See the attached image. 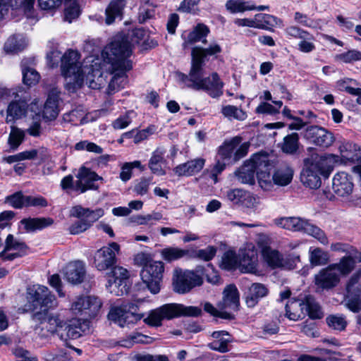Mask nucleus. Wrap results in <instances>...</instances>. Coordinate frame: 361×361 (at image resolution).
<instances>
[{
	"mask_svg": "<svg viewBox=\"0 0 361 361\" xmlns=\"http://www.w3.org/2000/svg\"><path fill=\"white\" fill-rule=\"evenodd\" d=\"M269 159L264 152L255 154L249 160L235 171L237 180L243 184L253 185L255 175L259 185L264 190L269 191L271 183L269 177Z\"/></svg>",
	"mask_w": 361,
	"mask_h": 361,
	"instance_id": "7ed1b4c3",
	"label": "nucleus"
},
{
	"mask_svg": "<svg viewBox=\"0 0 361 361\" xmlns=\"http://www.w3.org/2000/svg\"><path fill=\"white\" fill-rule=\"evenodd\" d=\"M65 279L71 283L78 284L82 282L85 269L84 264L80 261L69 263L63 269Z\"/></svg>",
	"mask_w": 361,
	"mask_h": 361,
	"instance_id": "393cba45",
	"label": "nucleus"
},
{
	"mask_svg": "<svg viewBox=\"0 0 361 361\" xmlns=\"http://www.w3.org/2000/svg\"><path fill=\"white\" fill-rule=\"evenodd\" d=\"M209 28L202 24L197 25L195 29L190 32L187 37L185 44H193L200 41L205 42L206 39H203L209 33Z\"/></svg>",
	"mask_w": 361,
	"mask_h": 361,
	"instance_id": "a18cd8bd",
	"label": "nucleus"
},
{
	"mask_svg": "<svg viewBox=\"0 0 361 361\" xmlns=\"http://www.w3.org/2000/svg\"><path fill=\"white\" fill-rule=\"evenodd\" d=\"M269 293V288L264 284L252 283L244 293L246 305L250 308L255 307L261 299L268 295Z\"/></svg>",
	"mask_w": 361,
	"mask_h": 361,
	"instance_id": "6ab92c4d",
	"label": "nucleus"
},
{
	"mask_svg": "<svg viewBox=\"0 0 361 361\" xmlns=\"http://www.w3.org/2000/svg\"><path fill=\"white\" fill-rule=\"evenodd\" d=\"M238 263V259L235 252L228 250L226 252L221 258V267L226 270L234 269Z\"/></svg>",
	"mask_w": 361,
	"mask_h": 361,
	"instance_id": "8fccbe9b",
	"label": "nucleus"
},
{
	"mask_svg": "<svg viewBox=\"0 0 361 361\" xmlns=\"http://www.w3.org/2000/svg\"><path fill=\"white\" fill-rule=\"evenodd\" d=\"M109 278L118 281L119 283L128 284V271L122 267H114L109 275Z\"/></svg>",
	"mask_w": 361,
	"mask_h": 361,
	"instance_id": "bf43d9fd",
	"label": "nucleus"
},
{
	"mask_svg": "<svg viewBox=\"0 0 361 361\" xmlns=\"http://www.w3.org/2000/svg\"><path fill=\"white\" fill-rule=\"evenodd\" d=\"M342 158L353 163L359 162L361 159V148L354 143H346L341 147Z\"/></svg>",
	"mask_w": 361,
	"mask_h": 361,
	"instance_id": "e433bc0d",
	"label": "nucleus"
},
{
	"mask_svg": "<svg viewBox=\"0 0 361 361\" xmlns=\"http://www.w3.org/2000/svg\"><path fill=\"white\" fill-rule=\"evenodd\" d=\"M90 329V322L85 319H72L68 323L66 322L63 331L66 338L77 339L86 334Z\"/></svg>",
	"mask_w": 361,
	"mask_h": 361,
	"instance_id": "bb28decb",
	"label": "nucleus"
},
{
	"mask_svg": "<svg viewBox=\"0 0 361 361\" xmlns=\"http://www.w3.org/2000/svg\"><path fill=\"white\" fill-rule=\"evenodd\" d=\"M155 15V9L149 4L140 6L138 13V21L140 23H144L147 20L152 18Z\"/></svg>",
	"mask_w": 361,
	"mask_h": 361,
	"instance_id": "69168bd1",
	"label": "nucleus"
},
{
	"mask_svg": "<svg viewBox=\"0 0 361 361\" xmlns=\"http://www.w3.org/2000/svg\"><path fill=\"white\" fill-rule=\"evenodd\" d=\"M216 251V247L214 246H208L204 249L195 250L192 254L190 253V257H197L200 259L208 262L214 257Z\"/></svg>",
	"mask_w": 361,
	"mask_h": 361,
	"instance_id": "5fc2aeb1",
	"label": "nucleus"
},
{
	"mask_svg": "<svg viewBox=\"0 0 361 361\" xmlns=\"http://www.w3.org/2000/svg\"><path fill=\"white\" fill-rule=\"evenodd\" d=\"M360 275L361 271L359 275H353L347 285L346 306L353 312H358L361 309V284L358 282Z\"/></svg>",
	"mask_w": 361,
	"mask_h": 361,
	"instance_id": "dca6fc26",
	"label": "nucleus"
},
{
	"mask_svg": "<svg viewBox=\"0 0 361 361\" xmlns=\"http://www.w3.org/2000/svg\"><path fill=\"white\" fill-rule=\"evenodd\" d=\"M26 196L21 192H16L13 195L7 196L5 202L16 209H20L26 207Z\"/></svg>",
	"mask_w": 361,
	"mask_h": 361,
	"instance_id": "4d7b16f0",
	"label": "nucleus"
},
{
	"mask_svg": "<svg viewBox=\"0 0 361 361\" xmlns=\"http://www.w3.org/2000/svg\"><path fill=\"white\" fill-rule=\"evenodd\" d=\"M131 54V44L125 37H116L105 48L104 61L109 65L108 70L113 75L108 87L109 94L124 87L127 82L126 73L133 68V62L129 59Z\"/></svg>",
	"mask_w": 361,
	"mask_h": 361,
	"instance_id": "f257e3e1",
	"label": "nucleus"
},
{
	"mask_svg": "<svg viewBox=\"0 0 361 361\" xmlns=\"http://www.w3.org/2000/svg\"><path fill=\"white\" fill-rule=\"evenodd\" d=\"M21 67L24 84L28 86L36 85L40 78L38 72L32 67L26 66L24 61L22 62Z\"/></svg>",
	"mask_w": 361,
	"mask_h": 361,
	"instance_id": "49530a36",
	"label": "nucleus"
},
{
	"mask_svg": "<svg viewBox=\"0 0 361 361\" xmlns=\"http://www.w3.org/2000/svg\"><path fill=\"white\" fill-rule=\"evenodd\" d=\"M256 28L271 30V27L282 25V20L276 16L266 13H257L255 16Z\"/></svg>",
	"mask_w": 361,
	"mask_h": 361,
	"instance_id": "473e14b6",
	"label": "nucleus"
},
{
	"mask_svg": "<svg viewBox=\"0 0 361 361\" xmlns=\"http://www.w3.org/2000/svg\"><path fill=\"white\" fill-rule=\"evenodd\" d=\"M314 36L307 32V36L304 35L298 43V49L303 53H310L315 49Z\"/></svg>",
	"mask_w": 361,
	"mask_h": 361,
	"instance_id": "052dcab7",
	"label": "nucleus"
},
{
	"mask_svg": "<svg viewBox=\"0 0 361 361\" xmlns=\"http://www.w3.org/2000/svg\"><path fill=\"white\" fill-rule=\"evenodd\" d=\"M204 65V63L200 59L192 56L189 74L177 72L176 73L177 81L184 87L195 90H204L212 97H219L223 94L224 83L216 73H213L210 76L205 77L203 70Z\"/></svg>",
	"mask_w": 361,
	"mask_h": 361,
	"instance_id": "f03ea898",
	"label": "nucleus"
},
{
	"mask_svg": "<svg viewBox=\"0 0 361 361\" xmlns=\"http://www.w3.org/2000/svg\"><path fill=\"white\" fill-rule=\"evenodd\" d=\"M222 115L228 120L245 121L247 117V113L240 107L233 105L223 106L221 109Z\"/></svg>",
	"mask_w": 361,
	"mask_h": 361,
	"instance_id": "79ce46f5",
	"label": "nucleus"
},
{
	"mask_svg": "<svg viewBox=\"0 0 361 361\" xmlns=\"http://www.w3.org/2000/svg\"><path fill=\"white\" fill-rule=\"evenodd\" d=\"M240 268L245 273H258V257L257 251L252 248L243 250L240 255Z\"/></svg>",
	"mask_w": 361,
	"mask_h": 361,
	"instance_id": "b1692460",
	"label": "nucleus"
},
{
	"mask_svg": "<svg viewBox=\"0 0 361 361\" xmlns=\"http://www.w3.org/2000/svg\"><path fill=\"white\" fill-rule=\"evenodd\" d=\"M309 255L310 262L313 267L325 265L329 261L328 252L319 247H310Z\"/></svg>",
	"mask_w": 361,
	"mask_h": 361,
	"instance_id": "a19ab883",
	"label": "nucleus"
},
{
	"mask_svg": "<svg viewBox=\"0 0 361 361\" xmlns=\"http://www.w3.org/2000/svg\"><path fill=\"white\" fill-rule=\"evenodd\" d=\"M48 290L47 287L39 284L32 285L27 288V298L33 313L38 311L39 304L45 294L48 293Z\"/></svg>",
	"mask_w": 361,
	"mask_h": 361,
	"instance_id": "c85d7f7f",
	"label": "nucleus"
},
{
	"mask_svg": "<svg viewBox=\"0 0 361 361\" xmlns=\"http://www.w3.org/2000/svg\"><path fill=\"white\" fill-rule=\"evenodd\" d=\"M355 267L351 256H344L339 262L329 264L314 275V285L319 291L330 290L340 282L341 276L348 275Z\"/></svg>",
	"mask_w": 361,
	"mask_h": 361,
	"instance_id": "423d86ee",
	"label": "nucleus"
},
{
	"mask_svg": "<svg viewBox=\"0 0 361 361\" xmlns=\"http://www.w3.org/2000/svg\"><path fill=\"white\" fill-rule=\"evenodd\" d=\"M274 223L281 228L311 235L324 245L329 243L325 232L307 219L300 216L280 217L274 219Z\"/></svg>",
	"mask_w": 361,
	"mask_h": 361,
	"instance_id": "6e6552de",
	"label": "nucleus"
},
{
	"mask_svg": "<svg viewBox=\"0 0 361 361\" xmlns=\"http://www.w3.org/2000/svg\"><path fill=\"white\" fill-rule=\"evenodd\" d=\"M134 168L140 169L141 171L145 170V166H142L141 162L138 160L132 162H126L121 167L120 173V178L122 181L126 182L132 177V170Z\"/></svg>",
	"mask_w": 361,
	"mask_h": 361,
	"instance_id": "de8ad7c7",
	"label": "nucleus"
},
{
	"mask_svg": "<svg viewBox=\"0 0 361 361\" xmlns=\"http://www.w3.org/2000/svg\"><path fill=\"white\" fill-rule=\"evenodd\" d=\"M299 147V136L296 133L286 135L281 145V150L286 154H294Z\"/></svg>",
	"mask_w": 361,
	"mask_h": 361,
	"instance_id": "c03bdc74",
	"label": "nucleus"
},
{
	"mask_svg": "<svg viewBox=\"0 0 361 361\" xmlns=\"http://www.w3.org/2000/svg\"><path fill=\"white\" fill-rule=\"evenodd\" d=\"M305 137L316 145L324 148L329 147L334 142V137L331 133L317 126L307 128Z\"/></svg>",
	"mask_w": 361,
	"mask_h": 361,
	"instance_id": "a211bd4d",
	"label": "nucleus"
},
{
	"mask_svg": "<svg viewBox=\"0 0 361 361\" xmlns=\"http://www.w3.org/2000/svg\"><path fill=\"white\" fill-rule=\"evenodd\" d=\"M242 138L239 136L233 137L229 141H226L219 149L218 155L223 160L230 159L233 155L235 148L240 144Z\"/></svg>",
	"mask_w": 361,
	"mask_h": 361,
	"instance_id": "4c0bfd02",
	"label": "nucleus"
},
{
	"mask_svg": "<svg viewBox=\"0 0 361 361\" xmlns=\"http://www.w3.org/2000/svg\"><path fill=\"white\" fill-rule=\"evenodd\" d=\"M328 326L338 331H343L347 326L345 317L342 314L329 315L326 319Z\"/></svg>",
	"mask_w": 361,
	"mask_h": 361,
	"instance_id": "3c124183",
	"label": "nucleus"
},
{
	"mask_svg": "<svg viewBox=\"0 0 361 361\" xmlns=\"http://www.w3.org/2000/svg\"><path fill=\"white\" fill-rule=\"evenodd\" d=\"M164 151L162 149H155L149 160V168L152 173L157 176H164L166 172L161 164L164 161Z\"/></svg>",
	"mask_w": 361,
	"mask_h": 361,
	"instance_id": "f704fd0d",
	"label": "nucleus"
},
{
	"mask_svg": "<svg viewBox=\"0 0 361 361\" xmlns=\"http://www.w3.org/2000/svg\"><path fill=\"white\" fill-rule=\"evenodd\" d=\"M204 164V159L196 158L178 165L173 169V171L178 176H191L199 173Z\"/></svg>",
	"mask_w": 361,
	"mask_h": 361,
	"instance_id": "a878e982",
	"label": "nucleus"
},
{
	"mask_svg": "<svg viewBox=\"0 0 361 361\" xmlns=\"http://www.w3.org/2000/svg\"><path fill=\"white\" fill-rule=\"evenodd\" d=\"M85 112L82 108H77L63 115V120L66 122L77 125L78 122L83 124L85 121Z\"/></svg>",
	"mask_w": 361,
	"mask_h": 361,
	"instance_id": "864d4df0",
	"label": "nucleus"
},
{
	"mask_svg": "<svg viewBox=\"0 0 361 361\" xmlns=\"http://www.w3.org/2000/svg\"><path fill=\"white\" fill-rule=\"evenodd\" d=\"M221 51V47L216 43H213L206 49L200 47H194L192 50V56L196 59H200L201 62L204 63V59L207 56H213L220 53Z\"/></svg>",
	"mask_w": 361,
	"mask_h": 361,
	"instance_id": "ea45409f",
	"label": "nucleus"
},
{
	"mask_svg": "<svg viewBox=\"0 0 361 361\" xmlns=\"http://www.w3.org/2000/svg\"><path fill=\"white\" fill-rule=\"evenodd\" d=\"M58 102L57 94L51 92L49 94L42 112V116L45 120L53 121L56 118L59 114Z\"/></svg>",
	"mask_w": 361,
	"mask_h": 361,
	"instance_id": "2f4dec72",
	"label": "nucleus"
},
{
	"mask_svg": "<svg viewBox=\"0 0 361 361\" xmlns=\"http://www.w3.org/2000/svg\"><path fill=\"white\" fill-rule=\"evenodd\" d=\"M135 260L140 261L143 264L141 271V279L147 288L152 294H157L160 290V282L164 271V263L160 261L148 260L147 256L142 253L138 254Z\"/></svg>",
	"mask_w": 361,
	"mask_h": 361,
	"instance_id": "1a4fd4ad",
	"label": "nucleus"
},
{
	"mask_svg": "<svg viewBox=\"0 0 361 361\" xmlns=\"http://www.w3.org/2000/svg\"><path fill=\"white\" fill-rule=\"evenodd\" d=\"M120 245L115 242L98 250L94 255V265L99 271L106 270L116 263V255L119 253Z\"/></svg>",
	"mask_w": 361,
	"mask_h": 361,
	"instance_id": "4468645a",
	"label": "nucleus"
},
{
	"mask_svg": "<svg viewBox=\"0 0 361 361\" xmlns=\"http://www.w3.org/2000/svg\"><path fill=\"white\" fill-rule=\"evenodd\" d=\"M161 255L164 260L170 262L185 257H190V250L177 247H169L161 250Z\"/></svg>",
	"mask_w": 361,
	"mask_h": 361,
	"instance_id": "58836bf2",
	"label": "nucleus"
},
{
	"mask_svg": "<svg viewBox=\"0 0 361 361\" xmlns=\"http://www.w3.org/2000/svg\"><path fill=\"white\" fill-rule=\"evenodd\" d=\"M104 214V211L102 208L90 209L82 207L81 205L73 207L70 211V216L76 218H83L87 223H89L90 227L97 221H98Z\"/></svg>",
	"mask_w": 361,
	"mask_h": 361,
	"instance_id": "4be33fe9",
	"label": "nucleus"
},
{
	"mask_svg": "<svg viewBox=\"0 0 361 361\" xmlns=\"http://www.w3.org/2000/svg\"><path fill=\"white\" fill-rule=\"evenodd\" d=\"M226 7L228 11L233 13L255 9V6L252 1L244 0H228L226 3Z\"/></svg>",
	"mask_w": 361,
	"mask_h": 361,
	"instance_id": "37998d69",
	"label": "nucleus"
},
{
	"mask_svg": "<svg viewBox=\"0 0 361 361\" xmlns=\"http://www.w3.org/2000/svg\"><path fill=\"white\" fill-rule=\"evenodd\" d=\"M239 305L240 295L237 287L234 284L228 285L223 292V307L237 311Z\"/></svg>",
	"mask_w": 361,
	"mask_h": 361,
	"instance_id": "c756f323",
	"label": "nucleus"
},
{
	"mask_svg": "<svg viewBox=\"0 0 361 361\" xmlns=\"http://www.w3.org/2000/svg\"><path fill=\"white\" fill-rule=\"evenodd\" d=\"M102 305V300L97 296H80L72 302L71 310L74 314L82 316L83 319L88 321L99 314Z\"/></svg>",
	"mask_w": 361,
	"mask_h": 361,
	"instance_id": "9d476101",
	"label": "nucleus"
},
{
	"mask_svg": "<svg viewBox=\"0 0 361 361\" xmlns=\"http://www.w3.org/2000/svg\"><path fill=\"white\" fill-rule=\"evenodd\" d=\"M25 133L23 130L12 127L8 137V142L11 147L17 148L24 139Z\"/></svg>",
	"mask_w": 361,
	"mask_h": 361,
	"instance_id": "680f3d73",
	"label": "nucleus"
},
{
	"mask_svg": "<svg viewBox=\"0 0 361 361\" xmlns=\"http://www.w3.org/2000/svg\"><path fill=\"white\" fill-rule=\"evenodd\" d=\"M354 184L351 176L345 173H337L333 178V190L341 197L349 196L353 190Z\"/></svg>",
	"mask_w": 361,
	"mask_h": 361,
	"instance_id": "412c9836",
	"label": "nucleus"
},
{
	"mask_svg": "<svg viewBox=\"0 0 361 361\" xmlns=\"http://www.w3.org/2000/svg\"><path fill=\"white\" fill-rule=\"evenodd\" d=\"M126 4L127 0H111L105 9V24L110 25L116 18H121Z\"/></svg>",
	"mask_w": 361,
	"mask_h": 361,
	"instance_id": "cd10ccee",
	"label": "nucleus"
},
{
	"mask_svg": "<svg viewBox=\"0 0 361 361\" xmlns=\"http://www.w3.org/2000/svg\"><path fill=\"white\" fill-rule=\"evenodd\" d=\"M21 224L27 231L41 230L53 224L54 220L51 218H29L21 220Z\"/></svg>",
	"mask_w": 361,
	"mask_h": 361,
	"instance_id": "c9c22d12",
	"label": "nucleus"
},
{
	"mask_svg": "<svg viewBox=\"0 0 361 361\" xmlns=\"http://www.w3.org/2000/svg\"><path fill=\"white\" fill-rule=\"evenodd\" d=\"M262 255L264 262L273 269L284 268L293 269L295 267L296 263L300 262L299 255L292 253L288 255L284 258L279 251L273 250L267 245L262 247Z\"/></svg>",
	"mask_w": 361,
	"mask_h": 361,
	"instance_id": "9b49d317",
	"label": "nucleus"
},
{
	"mask_svg": "<svg viewBox=\"0 0 361 361\" xmlns=\"http://www.w3.org/2000/svg\"><path fill=\"white\" fill-rule=\"evenodd\" d=\"M28 247L25 243L15 238L12 234L8 235L5 247L0 252V257L4 260H13L27 254Z\"/></svg>",
	"mask_w": 361,
	"mask_h": 361,
	"instance_id": "f3484780",
	"label": "nucleus"
},
{
	"mask_svg": "<svg viewBox=\"0 0 361 361\" xmlns=\"http://www.w3.org/2000/svg\"><path fill=\"white\" fill-rule=\"evenodd\" d=\"M226 164L220 160H218L215 165L212 166L211 169H207L204 171L203 175H208L209 177L213 180L214 183H216L218 181L217 176L220 174L225 169Z\"/></svg>",
	"mask_w": 361,
	"mask_h": 361,
	"instance_id": "774afa93",
	"label": "nucleus"
},
{
	"mask_svg": "<svg viewBox=\"0 0 361 361\" xmlns=\"http://www.w3.org/2000/svg\"><path fill=\"white\" fill-rule=\"evenodd\" d=\"M200 0H183L178 11L182 13L195 14L198 11Z\"/></svg>",
	"mask_w": 361,
	"mask_h": 361,
	"instance_id": "338daca9",
	"label": "nucleus"
},
{
	"mask_svg": "<svg viewBox=\"0 0 361 361\" xmlns=\"http://www.w3.org/2000/svg\"><path fill=\"white\" fill-rule=\"evenodd\" d=\"M106 287L111 294L117 296L123 295V294L127 293L128 291V284L119 283V281H115L110 278L108 279Z\"/></svg>",
	"mask_w": 361,
	"mask_h": 361,
	"instance_id": "09e8293b",
	"label": "nucleus"
},
{
	"mask_svg": "<svg viewBox=\"0 0 361 361\" xmlns=\"http://www.w3.org/2000/svg\"><path fill=\"white\" fill-rule=\"evenodd\" d=\"M271 169V163L269 162V177L271 183V186L269 190H272L274 185L286 186L290 184L293 178V170L288 166H281L277 168L271 176L270 171Z\"/></svg>",
	"mask_w": 361,
	"mask_h": 361,
	"instance_id": "aec40b11",
	"label": "nucleus"
},
{
	"mask_svg": "<svg viewBox=\"0 0 361 361\" xmlns=\"http://www.w3.org/2000/svg\"><path fill=\"white\" fill-rule=\"evenodd\" d=\"M79 59L80 54L73 50H68L61 58L62 74L74 88L82 85L85 76L88 78L90 75L95 77L99 73V70L94 68L97 66V63L88 65L94 62L92 56L87 57L82 63L79 62Z\"/></svg>",
	"mask_w": 361,
	"mask_h": 361,
	"instance_id": "20e7f679",
	"label": "nucleus"
},
{
	"mask_svg": "<svg viewBox=\"0 0 361 361\" xmlns=\"http://www.w3.org/2000/svg\"><path fill=\"white\" fill-rule=\"evenodd\" d=\"M134 115L135 113L133 111L121 115L112 122V127L115 130H122L127 128L131 123Z\"/></svg>",
	"mask_w": 361,
	"mask_h": 361,
	"instance_id": "603ef678",
	"label": "nucleus"
},
{
	"mask_svg": "<svg viewBox=\"0 0 361 361\" xmlns=\"http://www.w3.org/2000/svg\"><path fill=\"white\" fill-rule=\"evenodd\" d=\"M57 306L58 302L55 295L48 290V293L45 294L39 304L38 311L49 312V309H54Z\"/></svg>",
	"mask_w": 361,
	"mask_h": 361,
	"instance_id": "6e6d98bb",
	"label": "nucleus"
},
{
	"mask_svg": "<svg viewBox=\"0 0 361 361\" xmlns=\"http://www.w3.org/2000/svg\"><path fill=\"white\" fill-rule=\"evenodd\" d=\"M27 44V40L23 35H14L11 36L4 44V50L6 53H17L23 50Z\"/></svg>",
	"mask_w": 361,
	"mask_h": 361,
	"instance_id": "72a5a7b5",
	"label": "nucleus"
},
{
	"mask_svg": "<svg viewBox=\"0 0 361 361\" xmlns=\"http://www.w3.org/2000/svg\"><path fill=\"white\" fill-rule=\"evenodd\" d=\"M202 278L193 271H182L176 269L173 271V286L175 292L180 294L189 292L192 288L202 285Z\"/></svg>",
	"mask_w": 361,
	"mask_h": 361,
	"instance_id": "f8f14e48",
	"label": "nucleus"
},
{
	"mask_svg": "<svg viewBox=\"0 0 361 361\" xmlns=\"http://www.w3.org/2000/svg\"><path fill=\"white\" fill-rule=\"evenodd\" d=\"M134 310V307H129L128 311H124L120 307L112 308L109 314V320L118 324L120 326L123 327L127 324H133L140 318L138 316L130 311Z\"/></svg>",
	"mask_w": 361,
	"mask_h": 361,
	"instance_id": "5701e85b",
	"label": "nucleus"
},
{
	"mask_svg": "<svg viewBox=\"0 0 361 361\" xmlns=\"http://www.w3.org/2000/svg\"><path fill=\"white\" fill-rule=\"evenodd\" d=\"M76 178L74 190L80 193L89 190H98L99 185L95 182L103 180L102 177L85 166H81L79 169Z\"/></svg>",
	"mask_w": 361,
	"mask_h": 361,
	"instance_id": "2eb2a0df",
	"label": "nucleus"
},
{
	"mask_svg": "<svg viewBox=\"0 0 361 361\" xmlns=\"http://www.w3.org/2000/svg\"><path fill=\"white\" fill-rule=\"evenodd\" d=\"M151 183V178L142 177L135 181L133 191L138 195H146L148 192Z\"/></svg>",
	"mask_w": 361,
	"mask_h": 361,
	"instance_id": "0e129e2a",
	"label": "nucleus"
},
{
	"mask_svg": "<svg viewBox=\"0 0 361 361\" xmlns=\"http://www.w3.org/2000/svg\"><path fill=\"white\" fill-rule=\"evenodd\" d=\"M334 157L327 155L315 157L305 160L304 167L300 173L302 184L311 189L321 186L320 175L328 176L334 169Z\"/></svg>",
	"mask_w": 361,
	"mask_h": 361,
	"instance_id": "39448f33",
	"label": "nucleus"
},
{
	"mask_svg": "<svg viewBox=\"0 0 361 361\" xmlns=\"http://www.w3.org/2000/svg\"><path fill=\"white\" fill-rule=\"evenodd\" d=\"M201 314L202 310L198 307L169 303L151 310L144 322L151 326H160L164 319L170 320L181 316L198 317Z\"/></svg>",
	"mask_w": 361,
	"mask_h": 361,
	"instance_id": "0eeeda50",
	"label": "nucleus"
},
{
	"mask_svg": "<svg viewBox=\"0 0 361 361\" xmlns=\"http://www.w3.org/2000/svg\"><path fill=\"white\" fill-rule=\"evenodd\" d=\"M335 59L346 63L361 61V51L355 49L349 50L347 52L337 54Z\"/></svg>",
	"mask_w": 361,
	"mask_h": 361,
	"instance_id": "13d9d810",
	"label": "nucleus"
},
{
	"mask_svg": "<svg viewBox=\"0 0 361 361\" xmlns=\"http://www.w3.org/2000/svg\"><path fill=\"white\" fill-rule=\"evenodd\" d=\"M27 111V105L24 102L15 101L11 102L6 110V122L12 123L16 120L21 118L25 115Z\"/></svg>",
	"mask_w": 361,
	"mask_h": 361,
	"instance_id": "7c9ffc66",
	"label": "nucleus"
},
{
	"mask_svg": "<svg viewBox=\"0 0 361 361\" xmlns=\"http://www.w3.org/2000/svg\"><path fill=\"white\" fill-rule=\"evenodd\" d=\"M32 318L34 322L42 324V329H47L50 334H57L61 339H66L62 332L66 326V322L59 314H51L47 311H37L33 313Z\"/></svg>",
	"mask_w": 361,
	"mask_h": 361,
	"instance_id": "ddd939ff",
	"label": "nucleus"
},
{
	"mask_svg": "<svg viewBox=\"0 0 361 361\" xmlns=\"http://www.w3.org/2000/svg\"><path fill=\"white\" fill-rule=\"evenodd\" d=\"M331 249L333 251H341L343 252H346L348 254L347 256H351L352 258L355 260V264L356 263V260H357V251L353 247L347 244H343L341 243H336L331 245Z\"/></svg>",
	"mask_w": 361,
	"mask_h": 361,
	"instance_id": "e2e57ef3",
	"label": "nucleus"
}]
</instances>
